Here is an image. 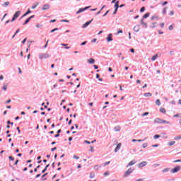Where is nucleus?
Here are the masks:
<instances>
[{
  "instance_id": "nucleus-1",
  "label": "nucleus",
  "mask_w": 181,
  "mask_h": 181,
  "mask_svg": "<svg viewBox=\"0 0 181 181\" xmlns=\"http://www.w3.org/2000/svg\"><path fill=\"white\" fill-rule=\"evenodd\" d=\"M154 124H170V122H168L165 119H162L160 118H156L154 119Z\"/></svg>"
},
{
  "instance_id": "nucleus-2",
  "label": "nucleus",
  "mask_w": 181,
  "mask_h": 181,
  "mask_svg": "<svg viewBox=\"0 0 181 181\" xmlns=\"http://www.w3.org/2000/svg\"><path fill=\"white\" fill-rule=\"evenodd\" d=\"M38 56L40 60H43V59H49V57H50V54L47 53H40Z\"/></svg>"
},
{
  "instance_id": "nucleus-3",
  "label": "nucleus",
  "mask_w": 181,
  "mask_h": 181,
  "mask_svg": "<svg viewBox=\"0 0 181 181\" xmlns=\"http://www.w3.org/2000/svg\"><path fill=\"white\" fill-rule=\"evenodd\" d=\"M132 172H134V169L132 168H129L124 175V177H128V176H129V175H131V173H132Z\"/></svg>"
},
{
  "instance_id": "nucleus-4",
  "label": "nucleus",
  "mask_w": 181,
  "mask_h": 181,
  "mask_svg": "<svg viewBox=\"0 0 181 181\" xmlns=\"http://www.w3.org/2000/svg\"><path fill=\"white\" fill-rule=\"evenodd\" d=\"M91 8V6H86L85 8H81L78 11H76V15H78V13H81V12H84V11H87V9H90Z\"/></svg>"
},
{
  "instance_id": "nucleus-5",
  "label": "nucleus",
  "mask_w": 181,
  "mask_h": 181,
  "mask_svg": "<svg viewBox=\"0 0 181 181\" xmlns=\"http://www.w3.org/2000/svg\"><path fill=\"white\" fill-rule=\"evenodd\" d=\"M20 15H21V11L16 12L13 16V18L11 19V22H14L16 19H18Z\"/></svg>"
},
{
  "instance_id": "nucleus-6",
  "label": "nucleus",
  "mask_w": 181,
  "mask_h": 181,
  "mask_svg": "<svg viewBox=\"0 0 181 181\" xmlns=\"http://www.w3.org/2000/svg\"><path fill=\"white\" fill-rule=\"evenodd\" d=\"M180 169H181L180 165H177V167L171 170V173H177V172H179Z\"/></svg>"
},
{
  "instance_id": "nucleus-7",
  "label": "nucleus",
  "mask_w": 181,
  "mask_h": 181,
  "mask_svg": "<svg viewBox=\"0 0 181 181\" xmlns=\"http://www.w3.org/2000/svg\"><path fill=\"white\" fill-rule=\"evenodd\" d=\"M146 165H148V162L143 161V162L139 163V168H144V167L146 166Z\"/></svg>"
},
{
  "instance_id": "nucleus-8",
  "label": "nucleus",
  "mask_w": 181,
  "mask_h": 181,
  "mask_svg": "<svg viewBox=\"0 0 181 181\" xmlns=\"http://www.w3.org/2000/svg\"><path fill=\"white\" fill-rule=\"evenodd\" d=\"M47 9H50V4H45L42 6V11H47Z\"/></svg>"
},
{
  "instance_id": "nucleus-9",
  "label": "nucleus",
  "mask_w": 181,
  "mask_h": 181,
  "mask_svg": "<svg viewBox=\"0 0 181 181\" xmlns=\"http://www.w3.org/2000/svg\"><path fill=\"white\" fill-rule=\"evenodd\" d=\"M92 21H93V19L91 21H87L85 24H83L82 25V28L83 29H86V28H87L90 25V23H91Z\"/></svg>"
},
{
  "instance_id": "nucleus-10",
  "label": "nucleus",
  "mask_w": 181,
  "mask_h": 181,
  "mask_svg": "<svg viewBox=\"0 0 181 181\" xmlns=\"http://www.w3.org/2000/svg\"><path fill=\"white\" fill-rule=\"evenodd\" d=\"M140 22H141V23L143 28H148V23H144V18H142V19L140 21Z\"/></svg>"
},
{
  "instance_id": "nucleus-11",
  "label": "nucleus",
  "mask_w": 181,
  "mask_h": 181,
  "mask_svg": "<svg viewBox=\"0 0 181 181\" xmlns=\"http://www.w3.org/2000/svg\"><path fill=\"white\" fill-rule=\"evenodd\" d=\"M88 63H89V64H94V63H95V59L90 58L89 59L87 60Z\"/></svg>"
},
{
  "instance_id": "nucleus-12",
  "label": "nucleus",
  "mask_w": 181,
  "mask_h": 181,
  "mask_svg": "<svg viewBox=\"0 0 181 181\" xmlns=\"http://www.w3.org/2000/svg\"><path fill=\"white\" fill-rule=\"evenodd\" d=\"M139 29H141V27L139 25H136L134 27L133 30H134V32H139Z\"/></svg>"
},
{
  "instance_id": "nucleus-13",
  "label": "nucleus",
  "mask_w": 181,
  "mask_h": 181,
  "mask_svg": "<svg viewBox=\"0 0 181 181\" xmlns=\"http://www.w3.org/2000/svg\"><path fill=\"white\" fill-rule=\"evenodd\" d=\"M107 42H112V34H108L107 37Z\"/></svg>"
},
{
  "instance_id": "nucleus-14",
  "label": "nucleus",
  "mask_w": 181,
  "mask_h": 181,
  "mask_svg": "<svg viewBox=\"0 0 181 181\" xmlns=\"http://www.w3.org/2000/svg\"><path fill=\"white\" fill-rule=\"evenodd\" d=\"M135 163H136V161H135V160H133L128 163L127 168H129V166H132V165H135Z\"/></svg>"
},
{
  "instance_id": "nucleus-15",
  "label": "nucleus",
  "mask_w": 181,
  "mask_h": 181,
  "mask_svg": "<svg viewBox=\"0 0 181 181\" xmlns=\"http://www.w3.org/2000/svg\"><path fill=\"white\" fill-rule=\"evenodd\" d=\"M121 145H122L121 143H119L117 145V147L115 149V152H118V151H119V149H121Z\"/></svg>"
},
{
  "instance_id": "nucleus-16",
  "label": "nucleus",
  "mask_w": 181,
  "mask_h": 181,
  "mask_svg": "<svg viewBox=\"0 0 181 181\" xmlns=\"http://www.w3.org/2000/svg\"><path fill=\"white\" fill-rule=\"evenodd\" d=\"M32 13V11L28 9V11L22 16L21 18H25V16H27V15H29V13Z\"/></svg>"
},
{
  "instance_id": "nucleus-17",
  "label": "nucleus",
  "mask_w": 181,
  "mask_h": 181,
  "mask_svg": "<svg viewBox=\"0 0 181 181\" xmlns=\"http://www.w3.org/2000/svg\"><path fill=\"white\" fill-rule=\"evenodd\" d=\"M2 90H4V91H6V90H8V84L4 83L3 87H2Z\"/></svg>"
},
{
  "instance_id": "nucleus-18",
  "label": "nucleus",
  "mask_w": 181,
  "mask_h": 181,
  "mask_svg": "<svg viewBox=\"0 0 181 181\" xmlns=\"http://www.w3.org/2000/svg\"><path fill=\"white\" fill-rule=\"evenodd\" d=\"M161 138H163V139H168V136L166 135V133H162L161 134Z\"/></svg>"
},
{
  "instance_id": "nucleus-19",
  "label": "nucleus",
  "mask_w": 181,
  "mask_h": 181,
  "mask_svg": "<svg viewBox=\"0 0 181 181\" xmlns=\"http://www.w3.org/2000/svg\"><path fill=\"white\" fill-rule=\"evenodd\" d=\"M169 170H170V168H164L163 170H162L163 173H168V172H169Z\"/></svg>"
},
{
  "instance_id": "nucleus-20",
  "label": "nucleus",
  "mask_w": 181,
  "mask_h": 181,
  "mask_svg": "<svg viewBox=\"0 0 181 181\" xmlns=\"http://www.w3.org/2000/svg\"><path fill=\"white\" fill-rule=\"evenodd\" d=\"M158 54H156V55H153L151 58L152 62H155V60L158 59Z\"/></svg>"
},
{
  "instance_id": "nucleus-21",
  "label": "nucleus",
  "mask_w": 181,
  "mask_h": 181,
  "mask_svg": "<svg viewBox=\"0 0 181 181\" xmlns=\"http://www.w3.org/2000/svg\"><path fill=\"white\" fill-rule=\"evenodd\" d=\"M118 4H119V1H117L115 3V9H116V10L119 8V5Z\"/></svg>"
},
{
  "instance_id": "nucleus-22",
  "label": "nucleus",
  "mask_w": 181,
  "mask_h": 181,
  "mask_svg": "<svg viewBox=\"0 0 181 181\" xmlns=\"http://www.w3.org/2000/svg\"><path fill=\"white\" fill-rule=\"evenodd\" d=\"M176 144V141H170L168 143V146H173V145Z\"/></svg>"
},
{
  "instance_id": "nucleus-23",
  "label": "nucleus",
  "mask_w": 181,
  "mask_h": 181,
  "mask_svg": "<svg viewBox=\"0 0 181 181\" xmlns=\"http://www.w3.org/2000/svg\"><path fill=\"white\" fill-rule=\"evenodd\" d=\"M115 132H119V131H121V127H119V126L115 127Z\"/></svg>"
},
{
  "instance_id": "nucleus-24",
  "label": "nucleus",
  "mask_w": 181,
  "mask_h": 181,
  "mask_svg": "<svg viewBox=\"0 0 181 181\" xmlns=\"http://www.w3.org/2000/svg\"><path fill=\"white\" fill-rule=\"evenodd\" d=\"M145 97H152V93H146L144 94Z\"/></svg>"
},
{
  "instance_id": "nucleus-25",
  "label": "nucleus",
  "mask_w": 181,
  "mask_h": 181,
  "mask_svg": "<svg viewBox=\"0 0 181 181\" xmlns=\"http://www.w3.org/2000/svg\"><path fill=\"white\" fill-rule=\"evenodd\" d=\"M9 5V1H6L2 4L3 8H5V6H8Z\"/></svg>"
},
{
  "instance_id": "nucleus-26",
  "label": "nucleus",
  "mask_w": 181,
  "mask_h": 181,
  "mask_svg": "<svg viewBox=\"0 0 181 181\" xmlns=\"http://www.w3.org/2000/svg\"><path fill=\"white\" fill-rule=\"evenodd\" d=\"M149 15H151V13H146L143 16V18H144V19H146V18H149Z\"/></svg>"
},
{
  "instance_id": "nucleus-27",
  "label": "nucleus",
  "mask_w": 181,
  "mask_h": 181,
  "mask_svg": "<svg viewBox=\"0 0 181 181\" xmlns=\"http://www.w3.org/2000/svg\"><path fill=\"white\" fill-rule=\"evenodd\" d=\"M155 19H159V16H153L151 17V21H155Z\"/></svg>"
},
{
  "instance_id": "nucleus-28",
  "label": "nucleus",
  "mask_w": 181,
  "mask_h": 181,
  "mask_svg": "<svg viewBox=\"0 0 181 181\" xmlns=\"http://www.w3.org/2000/svg\"><path fill=\"white\" fill-rule=\"evenodd\" d=\"M30 22V18H28L24 23L23 25H28V23Z\"/></svg>"
},
{
  "instance_id": "nucleus-29",
  "label": "nucleus",
  "mask_w": 181,
  "mask_h": 181,
  "mask_svg": "<svg viewBox=\"0 0 181 181\" xmlns=\"http://www.w3.org/2000/svg\"><path fill=\"white\" fill-rule=\"evenodd\" d=\"M100 168H101V165H96L94 166L95 170H98V169H100Z\"/></svg>"
},
{
  "instance_id": "nucleus-30",
  "label": "nucleus",
  "mask_w": 181,
  "mask_h": 181,
  "mask_svg": "<svg viewBox=\"0 0 181 181\" xmlns=\"http://www.w3.org/2000/svg\"><path fill=\"white\" fill-rule=\"evenodd\" d=\"M156 105H160V100H159V99H157L156 100Z\"/></svg>"
},
{
  "instance_id": "nucleus-31",
  "label": "nucleus",
  "mask_w": 181,
  "mask_h": 181,
  "mask_svg": "<svg viewBox=\"0 0 181 181\" xmlns=\"http://www.w3.org/2000/svg\"><path fill=\"white\" fill-rule=\"evenodd\" d=\"M175 141H178V139H181V136H176L174 137Z\"/></svg>"
},
{
  "instance_id": "nucleus-32",
  "label": "nucleus",
  "mask_w": 181,
  "mask_h": 181,
  "mask_svg": "<svg viewBox=\"0 0 181 181\" xmlns=\"http://www.w3.org/2000/svg\"><path fill=\"white\" fill-rule=\"evenodd\" d=\"M160 111L163 112V114H165V112H166V110L163 107L160 108Z\"/></svg>"
},
{
  "instance_id": "nucleus-33",
  "label": "nucleus",
  "mask_w": 181,
  "mask_h": 181,
  "mask_svg": "<svg viewBox=\"0 0 181 181\" xmlns=\"http://www.w3.org/2000/svg\"><path fill=\"white\" fill-rule=\"evenodd\" d=\"M95 176V174H94V173H91L90 174V179H94Z\"/></svg>"
},
{
  "instance_id": "nucleus-34",
  "label": "nucleus",
  "mask_w": 181,
  "mask_h": 181,
  "mask_svg": "<svg viewBox=\"0 0 181 181\" xmlns=\"http://www.w3.org/2000/svg\"><path fill=\"white\" fill-rule=\"evenodd\" d=\"M153 138H154V139H158V138H160V135L156 134V135L153 136Z\"/></svg>"
},
{
  "instance_id": "nucleus-35",
  "label": "nucleus",
  "mask_w": 181,
  "mask_h": 181,
  "mask_svg": "<svg viewBox=\"0 0 181 181\" xmlns=\"http://www.w3.org/2000/svg\"><path fill=\"white\" fill-rule=\"evenodd\" d=\"M153 25L151 26V29H153V28H156V23H153Z\"/></svg>"
},
{
  "instance_id": "nucleus-36",
  "label": "nucleus",
  "mask_w": 181,
  "mask_h": 181,
  "mask_svg": "<svg viewBox=\"0 0 181 181\" xmlns=\"http://www.w3.org/2000/svg\"><path fill=\"white\" fill-rule=\"evenodd\" d=\"M166 9H168V7H165V8H163V15L166 14Z\"/></svg>"
},
{
  "instance_id": "nucleus-37",
  "label": "nucleus",
  "mask_w": 181,
  "mask_h": 181,
  "mask_svg": "<svg viewBox=\"0 0 181 181\" xmlns=\"http://www.w3.org/2000/svg\"><path fill=\"white\" fill-rule=\"evenodd\" d=\"M146 115H149V112H146L142 115L143 117H146Z\"/></svg>"
},
{
  "instance_id": "nucleus-38",
  "label": "nucleus",
  "mask_w": 181,
  "mask_h": 181,
  "mask_svg": "<svg viewBox=\"0 0 181 181\" xmlns=\"http://www.w3.org/2000/svg\"><path fill=\"white\" fill-rule=\"evenodd\" d=\"M110 12V10H108L107 11H106V13L105 14L103 15V17H105L107 16V15H108V13Z\"/></svg>"
},
{
  "instance_id": "nucleus-39",
  "label": "nucleus",
  "mask_w": 181,
  "mask_h": 181,
  "mask_svg": "<svg viewBox=\"0 0 181 181\" xmlns=\"http://www.w3.org/2000/svg\"><path fill=\"white\" fill-rule=\"evenodd\" d=\"M146 146H148V144L144 143L142 144V148H146Z\"/></svg>"
},
{
  "instance_id": "nucleus-40",
  "label": "nucleus",
  "mask_w": 181,
  "mask_h": 181,
  "mask_svg": "<svg viewBox=\"0 0 181 181\" xmlns=\"http://www.w3.org/2000/svg\"><path fill=\"white\" fill-rule=\"evenodd\" d=\"M140 12H141V13L145 12V7H142V8L140 9Z\"/></svg>"
},
{
  "instance_id": "nucleus-41",
  "label": "nucleus",
  "mask_w": 181,
  "mask_h": 181,
  "mask_svg": "<svg viewBox=\"0 0 181 181\" xmlns=\"http://www.w3.org/2000/svg\"><path fill=\"white\" fill-rule=\"evenodd\" d=\"M84 144H88V145H90V144H91V142H90V141H88V140H85V141H84Z\"/></svg>"
},
{
  "instance_id": "nucleus-42",
  "label": "nucleus",
  "mask_w": 181,
  "mask_h": 181,
  "mask_svg": "<svg viewBox=\"0 0 181 181\" xmlns=\"http://www.w3.org/2000/svg\"><path fill=\"white\" fill-rule=\"evenodd\" d=\"M56 30H59V28H54L51 30V33H53V32H56Z\"/></svg>"
},
{
  "instance_id": "nucleus-43",
  "label": "nucleus",
  "mask_w": 181,
  "mask_h": 181,
  "mask_svg": "<svg viewBox=\"0 0 181 181\" xmlns=\"http://www.w3.org/2000/svg\"><path fill=\"white\" fill-rule=\"evenodd\" d=\"M87 45V41H85V42H82V43L81 44V46H84V45Z\"/></svg>"
},
{
  "instance_id": "nucleus-44",
  "label": "nucleus",
  "mask_w": 181,
  "mask_h": 181,
  "mask_svg": "<svg viewBox=\"0 0 181 181\" xmlns=\"http://www.w3.org/2000/svg\"><path fill=\"white\" fill-rule=\"evenodd\" d=\"M118 11V9L115 8V11L113 12V15H117V12Z\"/></svg>"
},
{
  "instance_id": "nucleus-45",
  "label": "nucleus",
  "mask_w": 181,
  "mask_h": 181,
  "mask_svg": "<svg viewBox=\"0 0 181 181\" xmlns=\"http://www.w3.org/2000/svg\"><path fill=\"white\" fill-rule=\"evenodd\" d=\"M61 22H66L67 23H69V22H70V21L69 20H61Z\"/></svg>"
},
{
  "instance_id": "nucleus-46",
  "label": "nucleus",
  "mask_w": 181,
  "mask_h": 181,
  "mask_svg": "<svg viewBox=\"0 0 181 181\" xmlns=\"http://www.w3.org/2000/svg\"><path fill=\"white\" fill-rule=\"evenodd\" d=\"M160 28H165V23H160Z\"/></svg>"
},
{
  "instance_id": "nucleus-47",
  "label": "nucleus",
  "mask_w": 181,
  "mask_h": 181,
  "mask_svg": "<svg viewBox=\"0 0 181 181\" xmlns=\"http://www.w3.org/2000/svg\"><path fill=\"white\" fill-rule=\"evenodd\" d=\"M158 146H159V145H158V144H153L152 145L153 148H158Z\"/></svg>"
},
{
  "instance_id": "nucleus-48",
  "label": "nucleus",
  "mask_w": 181,
  "mask_h": 181,
  "mask_svg": "<svg viewBox=\"0 0 181 181\" xmlns=\"http://www.w3.org/2000/svg\"><path fill=\"white\" fill-rule=\"evenodd\" d=\"M108 175H110V173L108 171L104 173V176H108Z\"/></svg>"
},
{
  "instance_id": "nucleus-49",
  "label": "nucleus",
  "mask_w": 181,
  "mask_h": 181,
  "mask_svg": "<svg viewBox=\"0 0 181 181\" xmlns=\"http://www.w3.org/2000/svg\"><path fill=\"white\" fill-rule=\"evenodd\" d=\"M168 29H169V30H173V26L170 25V26L168 27Z\"/></svg>"
},
{
  "instance_id": "nucleus-50",
  "label": "nucleus",
  "mask_w": 181,
  "mask_h": 181,
  "mask_svg": "<svg viewBox=\"0 0 181 181\" xmlns=\"http://www.w3.org/2000/svg\"><path fill=\"white\" fill-rule=\"evenodd\" d=\"M8 159H9L10 160H15V158H13V157H12V156H9V157H8Z\"/></svg>"
},
{
  "instance_id": "nucleus-51",
  "label": "nucleus",
  "mask_w": 181,
  "mask_h": 181,
  "mask_svg": "<svg viewBox=\"0 0 181 181\" xmlns=\"http://www.w3.org/2000/svg\"><path fill=\"white\" fill-rule=\"evenodd\" d=\"M95 42H97V38H95V39L91 40L92 43H95Z\"/></svg>"
},
{
  "instance_id": "nucleus-52",
  "label": "nucleus",
  "mask_w": 181,
  "mask_h": 181,
  "mask_svg": "<svg viewBox=\"0 0 181 181\" xmlns=\"http://www.w3.org/2000/svg\"><path fill=\"white\" fill-rule=\"evenodd\" d=\"M74 159H80V157L75 155V156H74Z\"/></svg>"
},
{
  "instance_id": "nucleus-53",
  "label": "nucleus",
  "mask_w": 181,
  "mask_h": 181,
  "mask_svg": "<svg viewBox=\"0 0 181 181\" xmlns=\"http://www.w3.org/2000/svg\"><path fill=\"white\" fill-rule=\"evenodd\" d=\"M170 56H173V54H175V52L170 51Z\"/></svg>"
},
{
  "instance_id": "nucleus-54",
  "label": "nucleus",
  "mask_w": 181,
  "mask_h": 181,
  "mask_svg": "<svg viewBox=\"0 0 181 181\" xmlns=\"http://www.w3.org/2000/svg\"><path fill=\"white\" fill-rule=\"evenodd\" d=\"M56 149H57V147H54V148H51V151H52V152H53V151H56Z\"/></svg>"
},
{
  "instance_id": "nucleus-55",
  "label": "nucleus",
  "mask_w": 181,
  "mask_h": 181,
  "mask_svg": "<svg viewBox=\"0 0 181 181\" xmlns=\"http://www.w3.org/2000/svg\"><path fill=\"white\" fill-rule=\"evenodd\" d=\"M61 46H64L66 47L69 46V44H63V43H62Z\"/></svg>"
},
{
  "instance_id": "nucleus-56",
  "label": "nucleus",
  "mask_w": 181,
  "mask_h": 181,
  "mask_svg": "<svg viewBox=\"0 0 181 181\" xmlns=\"http://www.w3.org/2000/svg\"><path fill=\"white\" fill-rule=\"evenodd\" d=\"M7 124H11V125H13V122H11V121H7Z\"/></svg>"
},
{
  "instance_id": "nucleus-57",
  "label": "nucleus",
  "mask_w": 181,
  "mask_h": 181,
  "mask_svg": "<svg viewBox=\"0 0 181 181\" xmlns=\"http://www.w3.org/2000/svg\"><path fill=\"white\" fill-rule=\"evenodd\" d=\"M110 162L108 161V162H106L104 163V166H107V165H110Z\"/></svg>"
},
{
  "instance_id": "nucleus-58",
  "label": "nucleus",
  "mask_w": 181,
  "mask_h": 181,
  "mask_svg": "<svg viewBox=\"0 0 181 181\" xmlns=\"http://www.w3.org/2000/svg\"><path fill=\"white\" fill-rule=\"evenodd\" d=\"M36 28H42V25H40V24H37V25H36Z\"/></svg>"
},
{
  "instance_id": "nucleus-59",
  "label": "nucleus",
  "mask_w": 181,
  "mask_h": 181,
  "mask_svg": "<svg viewBox=\"0 0 181 181\" xmlns=\"http://www.w3.org/2000/svg\"><path fill=\"white\" fill-rule=\"evenodd\" d=\"M11 101H12L11 99H8L5 103L6 104H9V103H11Z\"/></svg>"
},
{
  "instance_id": "nucleus-60",
  "label": "nucleus",
  "mask_w": 181,
  "mask_h": 181,
  "mask_svg": "<svg viewBox=\"0 0 181 181\" xmlns=\"http://www.w3.org/2000/svg\"><path fill=\"white\" fill-rule=\"evenodd\" d=\"M170 15H175V11H171L170 12Z\"/></svg>"
},
{
  "instance_id": "nucleus-61",
  "label": "nucleus",
  "mask_w": 181,
  "mask_h": 181,
  "mask_svg": "<svg viewBox=\"0 0 181 181\" xmlns=\"http://www.w3.org/2000/svg\"><path fill=\"white\" fill-rule=\"evenodd\" d=\"M37 6V5H35V6H33L31 8H32V9H36Z\"/></svg>"
},
{
  "instance_id": "nucleus-62",
  "label": "nucleus",
  "mask_w": 181,
  "mask_h": 181,
  "mask_svg": "<svg viewBox=\"0 0 181 181\" xmlns=\"http://www.w3.org/2000/svg\"><path fill=\"white\" fill-rule=\"evenodd\" d=\"M93 67H94L95 70H97V69H98V66H97V65H93Z\"/></svg>"
},
{
  "instance_id": "nucleus-63",
  "label": "nucleus",
  "mask_w": 181,
  "mask_h": 181,
  "mask_svg": "<svg viewBox=\"0 0 181 181\" xmlns=\"http://www.w3.org/2000/svg\"><path fill=\"white\" fill-rule=\"evenodd\" d=\"M177 162H181V160H174V163H177Z\"/></svg>"
},
{
  "instance_id": "nucleus-64",
  "label": "nucleus",
  "mask_w": 181,
  "mask_h": 181,
  "mask_svg": "<svg viewBox=\"0 0 181 181\" xmlns=\"http://www.w3.org/2000/svg\"><path fill=\"white\" fill-rule=\"evenodd\" d=\"M178 104L181 105V99L178 100Z\"/></svg>"
}]
</instances>
